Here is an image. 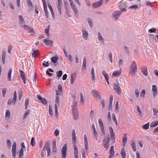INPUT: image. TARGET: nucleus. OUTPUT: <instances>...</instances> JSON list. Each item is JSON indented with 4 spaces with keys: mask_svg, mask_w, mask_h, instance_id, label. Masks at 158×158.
Returning <instances> with one entry per match:
<instances>
[{
    "mask_svg": "<svg viewBox=\"0 0 158 158\" xmlns=\"http://www.w3.org/2000/svg\"><path fill=\"white\" fill-rule=\"evenodd\" d=\"M137 70V65L136 63L133 61L131 63L130 68L129 75L131 76H134Z\"/></svg>",
    "mask_w": 158,
    "mask_h": 158,
    "instance_id": "f257e3e1",
    "label": "nucleus"
},
{
    "mask_svg": "<svg viewBox=\"0 0 158 158\" xmlns=\"http://www.w3.org/2000/svg\"><path fill=\"white\" fill-rule=\"evenodd\" d=\"M77 101H74L72 106L73 116L75 119H76L78 116L77 109Z\"/></svg>",
    "mask_w": 158,
    "mask_h": 158,
    "instance_id": "f03ea898",
    "label": "nucleus"
},
{
    "mask_svg": "<svg viewBox=\"0 0 158 158\" xmlns=\"http://www.w3.org/2000/svg\"><path fill=\"white\" fill-rule=\"evenodd\" d=\"M59 97H56V99L55 101V115L57 117L58 116V107L59 106Z\"/></svg>",
    "mask_w": 158,
    "mask_h": 158,
    "instance_id": "7ed1b4c3",
    "label": "nucleus"
},
{
    "mask_svg": "<svg viewBox=\"0 0 158 158\" xmlns=\"http://www.w3.org/2000/svg\"><path fill=\"white\" fill-rule=\"evenodd\" d=\"M21 148L20 150L19 153V158H23L24 155V150H26V148L24 142H22L21 144Z\"/></svg>",
    "mask_w": 158,
    "mask_h": 158,
    "instance_id": "20e7f679",
    "label": "nucleus"
},
{
    "mask_svg": "<svg viewBox=\"0 0 158 158\" xmlns=\"http://www.w3.org/2000/svg\"><path fill=\"white\" fill-rule=\"evenodd\" d=\"M67 151V145L65 144L62 147L61 150L62 158H65Z\"/></svg>",
    "mask_w": 158,
    "mask_h": 158,
    "instance_id": "39448f33",
    "label": "nucleus"
},
{
    "mask_svg": "<svg viewBox=\"0 0 158 158\" xmlns=\"http://www.w3.org/2000/svg\"><path fill=\"white\" fill-rule=\"evenodd\" d=\"M43 150H46L47 151V157L49 156L51 154V148L50 145L48 143H46L44 146Z\"/></svg>",
    "mask_w": 158,
    "mask_h": 158,
    "instance_id": "423d86ee",
    "label": "nucleus"
},
{
    "mask_svg": "<svg viewBox=\"0 0 158 158\" xmlns=\"http://www.w3.org/2000/svg\"><path fill=\"white\" fill-rule=\"evenodd\" d=\"M57 8L58 9L59 13L60 15L61 14V7H62V0H57L56 3Z\"/></svg>",
    "mask_w": 158,
    "mask_h": 158,
    "instance_id": "0eeeda50",
    "label": "nucleus"
},
{
    "mask_svg": "<svg viewBox=\"0 0 158 158\" xmlns=\"http://www.w3.org/2000/svg\"><path fill=\"white\" fill-rule=\"evenodd\" d=\"M103 0H100L93 3L92 4V6L94 8H97L103 4Z\"/></svg>",
    "mask_w": 158,
    "mask_h": 158,
    "instance_id": "6e6552de",
    "label": "nucleus"
},
{
    "mask_svg": "<svg viewBox=\"0 0 158 158\" xmlns=\"http://www.w3.org/2000/svg\"><path fill=\"white\" fill-rule=\"evenodd\" d=\"M122 12L116 10L114 11L112 14V16L117 20L121 15Z\"/></svg>",
    "mask_w": 158,
    "mask_h": 158,
    "instance_id": "1a4fd4ad",
    "label": "nucleus"
},
{
    "mask_svg": "<svg viewBox=\"0 0 158 158\" xmlns=\"http://www.w3.org/2000/svg\"><path fill=\"white\" fill-rule=\"evenodd\" d=\"M82 36L85 40H87L88 38V32L85 29H83L82 30Z\"/></svg>",
    "mask_w": 158,
    "mask_h": 158,
    "instance_id": "9d476101",
    "label": "nucleus"
},
{
    "mask_svg": "<svg viewBox=\"0 0 158 158\" xmlns=\"http://www.w3.org/2000/svg\"><path fill=\"white\" fill-rule=\"evenodd\" d=\"M36 97L37 98L40 100L41 102L44 104L47 103V101L44 98H42L39 95H37Z\"/></svg>",
    "mask_w": 158,
    "mask_h": 158,
    "instance_id": "9b49d317",
    "label": "nucleus"
},
{
    "mask_svg": "<svg viewBox=\"0 0 158 158\" xmlns=\"http://www.w3.org/2000/svg\"><path fill=\"white\" fill-rule=\"evenodd\" d=\"M57 150L56 147V142L55 139H54L52 143V154H55L56 153Z\"/></svg>",
    "mask_w": 158,
    "mask_h": 158,
    "instance_id": "f8f14e48",
    "label": "nucleus"
},
{
    "mask_svg": "<svg viewBox=\"0 0 158 158\" xmlns=\"http://www.w3.org/2000/svg\"><path fill=\"white\" fill-rule=\"evenodd\" d=\"M73 148L74 158H79L78 156V152L77 146L76 145H74Z\"/></svg>",
    "mask_w": 158,
    "mask_h": 158,
    "instance_id": "ddd939ff",
    "label": "nucleus"
},
{
    "mask_svg": "<svg viewBox=\"0 0 158 158\" xmlns=\"http://www.w3.org/2000/svg\"><path fill=\"white\" fill-rule=\"evenodd\" d=\"M109 129L111 139L112 140H114L115 139V135L113 129L111 127H110Z\"/></svg>",
    "mask_w": 158,
    "mask_h": 158,
    "instance_id": "4468645a",
    "label": "nucleus"
},
{
    "mask_svg": "<svg viewBox=\"0 0 158 158\" xmlns=\"http://www.w3.org/2000/svg\"><path fill=\"white\" fill-rule=\"evenodd\" d=\"M71 7L73 9L74 15H77L78 13V10L75 5L74 3L70 5Z\"/></svg>",
    "mask_w": 158,
    "mask_h": 158,
    "instance_id": "2eb2a0df",
    "label": "nucleus"
},
{
    "mask_svg": "<svg viewBox=\"0 0 158 158\" xmlns=\"http://www.w3.org/2000/svg\"><path fill=\"white\" fill-rule=\"evenodd\" d=\"M43 43L46 46H51L53 43V41L45 39L43 41Z\"/></svg>",
    "mask_w": 158,
    "mask_h": 158,
    "instance_id": "dca6fc26",
    "label": "nucleus"
},
{
    "mask_svg": "<svg viewBox=\"0 0 158 158\" xmlns=\"http://www.w3.org/2000/svg\"><path fill=\"white\" fill-rule=\"evenodd\" d=\"M152 90L153 92V97H155L157 93V87L156 85H152Z\"/></svg>",
    "mask_w": 158,
    "mask_h": 158,
    "instance_id": "f3484780",
    "label": "nucleus"
},
{
    "mask_svg": "<svg viewBox=\"0 0 158 158\" xmlns=\"http://www.w3.org/2000/svg\"><path fill=\"white\" fill-rule=\"evenodd\" d=\"M114 88L115 92L118 94L120 95L121 92L120 87L117 85H114Z\"/></svg>",
    "mask_w": 158,
    "mask_h": 158,
    "instance_id": "a211bd4d",
    "label": "nucleus"
},
{
    "mask_svg": "<svg viewBox=\"0 0 158 158\" xmlns=\"http://www.w3.org/2000/svg\"><path fill=\"white\" fill-rule=\"evenodd\" d=\"M19 72L20 73L21 75V78L23 80L24 83L25 84H26V78L25 77V74L24 73L22 70H20L19 71Z\"/></svg>",
    "mask_w": 158,
    "mask_h": 158,
    "instance_id": "6ab92c4d",
    "label": "nucleus"
},
{
    "mask_svg": "<svg viewBox=\"0 0 158 158\" xmlns=\"http://www.w3.org/2000/svg\"><path fill=\"white\" fill-rule=\"evenodd\" d=\"M48 6L49 10H50L51 13L52 14L53 19H55V14L53 11L51 5V4H50V3L49 2L48 3Z\"/></svg>",
    "mask_w": 158,
    "mask_h": 158,
    "instance_id": "aec40b11",
    "label": "nucleus"
},
{
    "mask_svg": "<svg viewBox=\"0 0 158 158\" xmlns=\"http://www.w3.org/2000/svg\"><path fill=\"white\" fill-rule=\"evenodd\" d=\"M17 98L13 97V98H11L8 100L7 104L10 105L11 104H15L16 102Z\"/></svg>",
    "mask_w": 158,
    "mask_h": 158,
    "instance_id": "412c9836",
    "label": "nucleus"
},
{
    "mask_svg": "<svg viewBox=\"0 0 158 158\" xmlns=\"http://www.w3.org/2000/svg\"><path fill=\"white\" fill-rule=\"evenodd\" d=\"M84 144L85 149L87 150L88 148V144L87 141V138L86 135H84Z\"/></svg>",
    "mask_w": 158,
    "mask_h": 158,
    "instance_id": "4be33fe9",
    "label": "nucleus"
},
{
    "mask_svg": "<svg viewBox=\"0 0 158 158\" xmlns=\"http://www.w3.org/2000/svg\"><path fill=\"white\" fill-rule=\"evenodd\" d=\"M72 137L73 139V142L74 143H76L77 142L76 137V136L75 130L73 129V130L72 133Z\"/></svg>",
    "mask_w": 158,
    "mask_h": 158,
    "instance_id": "5701e85b",
    "label": "nucleus"
},
{
    "mask_svg": "<svg viewBox=\"0 0 158 158\" xmlns=\"http://www.w3.org/2000/svg\"><path fill=\"white\" fill-rule=\"evenodd\" d=\"M143 75L146 76L148 75L147 68L146 66H144L141 69Z\"/></svg>",
    "mask_w": 158,
    "mask_h": 158,
    "instance_id": "b1692460",
    "label": "nucleus"
},
{
    "mask_svg": "<svg viewBox=\"0 0 158 158\" xmlns=\"http://www.w3.org/2000/svg\"><path fill=\"white\" fill-rule=\"evenodd\" d=\"M6 54V53L5 50L4 49H3L2 50V60L3 63V64H5V63Z\"/></svg>",
    "mask_w": 158,
    "mask_h": 158,
    "instance_id": "393cba45",
    "label": "nucleus"
},
{
    "mask_svg": "<svg viewBox=\"0 0 158 158\" xmlns=\"http://www.w3.org/2000/svg\"><path fill=\"white\" fill-rule=\"evenodd\" d=\"M122 70L121 69L118 70H116L112 74L113 77H116L120 75L121 73Z\"/></svg>",
    "mask_w": 158,
    "mask_h": 158,
    "instance_id": "a878e982",
    "label": "nucleus"
},
{
    "mask_svg": "<svg viewBox=\"0 0 158 158\" xmlns=\"http://www.w3.org/2000/svg\"><path fill=\"white\" fill-rule=\"evenodd\" d=\"M92 94L94 97L99 98H100L99 94L98 92L94 90H93L92 91Z\"/></svg>",
    "mask_w": 158,
    "mask_h": 158,
    "instance_id": "bb28decb",
    "label": "nucleus"
},
{
    "mask_svg": "<svg viewBox=\"0 0 158 158\" xmlns=\"http://www.w3.org/2000/svg\"><path fill=\"white\" fill-rule=\"evenodd\" d=\"M98 36L99 39V40L100 41L101 43L103 44L104 39L100 32H98Z\"/></svg>",
    "mask_w": 158,
    "mask_h": 158,
    "instance_id": "cd10ccee",
    "label": "nucleus"
},
{
    "mask_svg": "<svg viewBox=\"0 0 158 158\" xmlns=\"http://www.w3.org/2000/svg\"><path fill=\"white\" fill-rule=\"evenodd\" d=\"M12 72V69H9L7 75V79L8 81H10L11 80V73Z\"/></svg>",
    "mask_w": 158,
    "mask_h": 158,
    "instance_id": "c85d7f7f",
    "label": "nucleus"
},
{
    "mask_svg": "<svg viewBox=\"0 0 158 158\" xmlns=\"http://www.w3.org/2000/svg\"><path fill=\"white\" fill-rule=\"evenodd\" d=\"M131 148L133 151H136V145L135 143V140H133L132 141V143H131Z\"/></svg>",
    "mask_w": 158,
    "mask_h": 158,
    "instance_id": "c756f323",
    "label": "nucleus"
},
{
    "mask_svg": "<svg viewBox=\"0 0 158 158\" xmlns=\"http://www.w3.org/2000/svg\"><path fill=\"white\" fill-rule=\"evenodd\" d=\"M137 110L138 112V115L139 116V118L140 119H141L142 117V113L141 112V111L140 110V108L139 107V106H137Z\"/></svg>",
    "mask_w": 158,
    "mask_h": 158,
    "instance_id": "7c9ffc66",
    "label": "nucleus"
},
{
    "mask_svg": "<svg viewBox=\"0 0 158 158\" xmlns=\"http://www.w3.org/2000/svg\"><path fill=\"white\" fill-rule=\"evenodd\" d=\"M19 22L21 25V26L23 27V23H24V19L23 18L22 15H20L19 16Z\"/></svg>",
    "mask_w": 158,
    "mask_h": 158,
    "instance_id": "2f4dec72",
    "label": "nucleus"
},
{
    "mask_svg": "<svg viewBox=\"0 0 158 158\" xmlns=\"http://www.w3.org/2000/svg\"><path fill=\"white\" fill-rule=\"evenodd\" d=\"M158 125V120L152 122L150 124V127H155Z\"/></svg>",
    "mask_w": 158,
    "mask_h": 158,
    "instance_id": "473e14b6",
    "label": "nucleus"
},
{
    "mask_svg": "<svg viewBox=\"0 0 158 158\" xmlns=\"http://www.w3.org/2000/svg\"><path fill=\"white\" fill-rule=\"evenodd\" d=\"M10 112L9 110H6L5 114V118L6 119H9L10 117Z\"/></svg>",
    "mask_w": 158,
    "mask_h": 158,
    "instance_id": "72a5a7b5",
    "label": "nucleus"
},
{
    "mask_svg": "<svg viewBox=\"0 0 158 158\" xmlns=\"http://www.w3.org/2000/svg\"><path fill=\"white\" fill-rule=\"evenodd\" d=\"M76 74L74 73L72 75L70 78L71 82L72 84H73L74 82L75 79L76 78Z\"/></svg>",
    "mask_w": 158,
    "mask_h": 158,
    "instance_id": "f704fd0d",
    "label": "nucleus"
},
{
    "mask_svg": "<svg viewBox=\"0 0 158 158\" xmlns=\"http://www.w3.org/2000/svg\"><path fill=\"white\" fill-rule=\"evenodd\" d=\"M86 57L85 56H84L83 58V62L82 64V68L83 69H85L86 68Z\"/></svg>",
    "mask_w": 158,
    "mask_h": 158,
    "instance_id": "c9c22d12",
    "label": "nucleus"
},
{
    "mask_svg": "<svg viewBox=\"0 0 158 158\" xmlns=\"http://www.w3.org/2000/svg\"><path fill=\"white\" fill-rule=\"evenodd\" d=\"M39 55V53L38 50H36L33 51L32 53V56L33 57H36Z\"/></svg>",
    "mask_w": 158,
    "mask_h": 158,
    "instance_id": "e433bc0d",
    "label": "nucleus"
},
{
    "mask_svg": "<svg viewBox=\"0 0 158 158\" xmlns=\"http://www.w3.org/2000/svg\"><path fill=\"white\" fill-rule=\"evenodd\" d=\"M87 20L90 28H92L93 27V23L92 19L88 18L87 19Z\"/></svg>",
    "mask_w": 158,
    "mask_h": 158,
    "instance_id": "4c0bfd02",
    "label": "nucleus"
},
{
    "mask_svg": "<svg viewBox=\"0 0 158 158\" xmlns=\"http://www.w3.org/2000/svg\"><path fill=\"white\" fill-rule=\"evenodd\" d=\"M91 77L92 79L94 81L95 80V73L94 72V69L92 67L91 69Z\"/></svg>",
    "mask_w": 158,
    "mask_h": 158,
    "instance_id": "58836bf2",
    "label": "nucleus"
},
{
    "mask_svg": "<svg viewBox=\"0 0 158 158\" xmlns=\"http://www.w3.org/2000/svg\"><path fill=\"white\" fill-rule=\"evenodd\" d=\"M121 154L122 158H126V154L124 148L122 149L121 150Z\"/></svg>",
    "mask_w": 158,
    "mask_h": 158,
    "instance_id": "ea45409f",
    "label": "nucleus"
},
{
    "mask_svg": "<svg viewBox=\"0 0 158 158\" xmlns=\"http://www.w3.org/2000/svg\"><path fill=\"white\" fill-rule=\"evenodd\" d=\"M93 136L94 139L97 140L98 139V133L96 130H93Z\"/></svg>",
    "mask_w": 158,
    "mask_h": 158,
    "instance_id": "a19ab883",
    "label": "nucleus"
},
{
    "mask_svg": "<svg viewBox=\"0 0 158 158\" xmlns=\"http://www.w3.org/2000/svg\"><path fill=\"white\" fill-rule=\"evenodd\" d=\"M102 74L106 80H107L108 79H109L108 75V73H106L105 71H103L102 72Z\"/></svg>",
    "mask_w": 158,
    "mask_h": 158,
    "instance_id": "79ce46f5",
    "label": "nucleus"
},
{
    "mask_svg": "<svg viewBox=\"0 0 158 158\" xmlns=\"http://www.w3.org/2000/svg\"><path fill=\"white\" fill-rule=\"evenodd\" d=\"M110 153L112 155H113L114 154V147L113 146L110 147L109 151Z\"/></svg>",
    "mask_w": 158,
    "mask_h": 158,
    "instance_id": "37998d69",
    "label": "nucleus"
},
{
    "mask_svg": "<svg viewBox=\"0 0 158 158\" xmlns=\"http://www.w3.org/2000/svg\"><path fill=\"white\" fill-rule=\"evenodd\" d=\"M80 103L81 104H84V99H83V94L82 93H80Z\"/></svg>",
    "mask_w": 158,
    "mask_h": 158,
    "instance_id": "c03bdc74",
    "label": "nucleus"
},
{
    "mask_svg": "<svg viewBox=\"0 0 158 158\" xmlns=\"http://www.w3.org/2000/svg\"><path fill=\"white\" fill-rule=\"evenodd\" d=\"M49 114L52 116L53 114V111L51 105H49Z\"/></svg>",
    "mask_w": 158,
    "mask_h": 158,
    "instance_id": "a18cd8bd",
    "label": "nucleus"
},
{
    "mask_svg": "<svg viewBox=\"0 0 158 158\" xmlns=\"http://www.w3.org/2000/svg\"><path fill=\"white\" fill-rule=\"evenodd\" d=\"M50 28V25H48L47 28H45V34L47 35H49V29Z\"/></svg>",
    "mask_w": 158,
    "mask_h": 158,
    "instance_id": "49530a36",
    "label": "nucleus"
},
{
    "mask_svg": "<svg viewBox=\"0 0 158 158\" xmlns=\"http://www.w3.org/2000/svg\"><path fill=\"white\" fill-rule=\"evenodd\" d=\"M127 138L126 137V134H124V135L123 138V143L124 144V145H125L126 142L127 141Z\"/></svg>",
    "mask_w": 158,
    "mask_h": 158,
    "instance_id": "de8ad7c7",
    "label": "nucleus"
},
{
    "mask_svg": "<svg viewBox=\"0 0 158 158\" xmlns=\"http://www.w3.org/2000/svg\"><path fill=\"white\" fill-rule=\"evenodd\" d=\"M58 60V58L56 56H54L51 58V61L54 63H56Z\"/></svg>",
    "mask_w": 158,
    "mask_h": 158,
    "instance_id": "09e8293b",
    "label": "nucleus"
},
{
    "mask_svg": "<svg viewBox=\"0 0 158 158\" xmlns=\"http://www.w3.org/2000/svg\"><path fill=\"white\" fill-rule=\"evenodd\" d=\"M138 8V6L137 5H134L130 6L129 8V9H130L131 10H136Z\"/></svg>",
    "mask_w": 158,
    "mask_h": 158,
    "instance_id": "8fccbe9b",
    "label": "nucleus"
},
{
    "mask_svg": "<svg viewBox=\"0 0 158 158\" xmlns=\"http://www.w3.org/2000/svg\"><path fill=\"white\" fill-rule=\"evenodd\" d=\"M29 101L28 98H27L25 101V110H27V107L28 106L29 104Z\"/></svg>",
    "mask_w": 158,
    "mask_h": 158,
    "instance_id": "3c124183",
    "label": "nucleus"
},
{
    "mask_svg": "<svg viewBox=\"0 0 158 158\" xmlns=\"http://www.w3.org/2000/svg\"><path fill=\"white\" fill-rule=\"evenodd\" d=\"M108 57H109L111 63L113 62V59H112V54L111 52H110L108 54Z\"/></svg>",
    "mask_w": 158,
    "mask_h": 158,
    "instance_id": "603ef678",
    "label": "nucleus"
},
{
    "mask_svg": "<svg viewBox=\"0 0 158 158\" xmlns=\"http://www.w3.org/2000/svg\"><path fill=\"white\" fill-rule=\"evenodd\" d=\"M139 91L138 89H136L135 90V93L136 97L138 98L139 95Z\"/></svg>",
    "mask_w": 158,
    "mask_h": 158,
    "instance_id": "864d4df0",
    "label": "nucleus"
},
{
    "mask_svg": "<svg viewBox=\"0 0 158 158\" xmlns=\"http://www.w3.org/2000/svg\"><path fill=\"white\" fill-rule=\"evenodd\" d=\"M16 143L15 142H14L12 147V150H16Z\"/></svg>",
    "mask_w": 158,
    "mask_h": 158,
    "instance_id": "5fc2aeb1",
    "label": "nucleus"
},
{
    "mask_svg": "<svg viewBox=\"0 0 158 158\" xmlns=\"http://www.w3.org/2000/svg\"><path fill=\"white\" fill-rule=\"evenodd\" d=\"M31 145L33 146H34L35 144V139L33 137H32L31 139Z\"/></svg>",
    "mask_w": 158,
    "mask_h": 158,
    "instance_id": "6e6d98bb",
    "label": "nucleus"
},
{
    "mask_svg": "<svg viewBox=\"0 0 158 158\" xmlns=\"http://www.w3.org/2000/svg\"><path fill=\"white\" fill-rule=\"evenodd\" d=\"M62 74V70H60L57 72L56 74L58 77H60L61 76Z\"/></svg>",
    "mask_w": 158,
    "mask_h": 158,
    "instance_id": "4d7b16f0",
    "label": "nucleus"
},
{
    "mask_svg": "<svg viewBox=\"0 0 158 158\" xmlns=\"http://www.w3.org/2000/svg\"><path fill=\"white\" fill-rule=\"evenodd\" d=\"M29 113H30V111H29V110H28L26 111V112L24 114V115L23 116V119H25L26 118L27 116L28 115V114H29Z\"/></svg>",
    "mask_w": 158,
    "mask_h": 158,
    "instance_id": "13d9d810",
    "label": "nucleus"
},
{
    "mask_svg": "<svg viewBox=\"0 0 158 158\" xmlns=\"http://www.w3.org/2000/svg\"><path fill=\"white\" fill-rule=\"evenodd\" d=\"M44 12L45 13V15L46 17L47 18H48L49 15L48 14V12L47 10V8H46L44 9Z\"/></svg>",
    "mask_w": 158,
    "mask_h": 158,
    "instance_id": "bf43d9fd",
    "label": "nucleus"
},
{
    "mask_svg": "<svg viewBox=\"0 0 158 158\" xmlns=\"http://www.w3.org/2000/svg\"><path fill=\"white\" fill-rule=\"evenodd\" d=\"M113 119L116 125H118L117 121L116 119L115 114H114L112 115Z\"/></svg>",
    "mask_w": 158,
    "mask_h": 158,
    "instance_id": "052dcab7",
    "label": "nucleus"
},
{
    "mask_svg": "<svg viewBox=\"0 0 158 158\" xmlns=\"http://www.w3.org/2000/svg\"><path fill=\"white\" fill-rule=\"evenodd\" d=\"M149 123H148L147 124L143 125V128L145 129H147L149 128Z\"/></svg>",
    "mask_w": 158,
    "mask_h": 158,
    "instance_id": "680f3d73",
    "label": "nucleus"
},
{
    "mask_svg": "<svg viewBox=\"0 0 158 158\" xmlns=\"http://www.w3.org/2000/svg\"><path fill=\"white\" fill-rule=\"evenodd\" d=\"M153 115L154 116H156L158 112V110L156 109H153Z\"/></svg>",
    "mask_w": 158,
    "mask_h": 158,
    "instance_id": "e2e57ef3",
    "label": "nucleus"
},
{
    "mask_svg": "<svg viewBox=\"0 0 158 158\" xmlns=\"http://www.w3.org/2000/svg\"><path fill=\"white\" fill-rule=\"evenodd\" d=\"M98 123L100 127H104L102 121L100 118L99 119Z\"/></svg>",
    "mask_w": 158,
    "mask_h": 158,
    "instance_id": "0e129e2a",
    "label": "nucleus"
},
{
    "mask_svg": "<svg viewBox=\"0 0 158 158\" xmlns=\"http://www.w3.org/2000/svg\"><path fill=\"white\" fill-rule=\"evenodd\" d=\"M145 90L144 89H143L142 90V91L141 92L140 96L141 97H143L145 95Z\"/></svg>",
    "mask_w": 158,
    "mask_h": 158,
    "instance_id": "69168bd1",
    "label": "nucleus"
},
{
    "mask_svg": "<svg viewBox=\"0 0 158 158\" xmlns=\"http://www.w3.org/2000/svg\"><path fill=\"white\" fill-rule=\"evenodd\" d=\"M109 143H103L104 147L106 149H108L109 146Z\"/></svg>",
    "mask_w": 158,
    "mask_h": 158,
    "instance_id": "338daca9",
    "label": "nucleus"
},
{
    "mask_svg": "<svg viewBox=\"0 0 158 158\" xmlns=\"http://www.w3.org/2000/svg\"><path fill=\"white\" fill-rule=\"evenodd\" d=\"M119 108V106H118V102L117 101L116 103L115 107V111H116L118 112V110Z\"/></svg>",
    "mask_w": 158,
    "mask_h": 158,
    "instance_id": "774afa93",
    "label": "nucleus"
}]
</instances>
